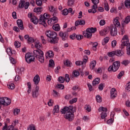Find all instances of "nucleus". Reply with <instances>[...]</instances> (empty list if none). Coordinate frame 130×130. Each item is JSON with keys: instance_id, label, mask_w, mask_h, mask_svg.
<instances>
[{"instance_id": "obj_1", "label": "nucleus", "mask_w": 130, "mask_h": 130, "mask_svg": "<svg viewBox=\"0 0 130 130\" xmlns=\"http://www.w3.org/2000/svg\"><path fill=\"white\" fill-rule=\"evenodd\" d=\"M46 35L49 38L52 39L50 41V43L55 44L58 42L59 39L57 38V34L53 31L48 30L46 31Z\"/></svg>"}, {"instance_id": "obj_2", "label": "nucleus", "mask_w": 130, "mask_h": 130, "mask_svg": "<svg viewBox=\"0 0 130 130\" xmlns=\"http://www.w3.org/2000/svg\"><path fill=\"white\" fill-rule=\"evenodd\" d=\"M34 54L40 62H44V53L41 49L34 50Z\"/></svg>"}, {"instance_id": "obj_3", "label": "nucleus", "mask_w": 130, "mask_h": 130, "mask_svg": "<svg viewBox=\"0 0 130 130\" xmlns=\"http://www.w3.org/2000/svg\"><path fill=\"white\" fill-rule=\"evenodd\" d=\"M96 31H97L96 28H87L86 30L83 32V35L84 36V37H86L88 39H90V38H92V33H95Z\"/></svg>"}, {"instance_id": "obj_4", "label": "nucleus", "mask_w": 130, "mask_h": 130, "mask_svg": "<svg viewBox=\"0 0 130 130\" xmlns=\"http://www.w3.org/2000/svg\"><path fill=\"white\" fill-rule=\"evenodd\" d=\"M120 67V62L119 61H116L113 63V64L110 66L108 69V71L109 73H112V72H116L119 67Z\"/></svg>"}, {"instance_id": "obj_5", "label": "nucleus", "mask_w": 130, "mask_h": 130, "mask_svg": "<svg viewBox=\"0 0 130 130\" xmlns=\"http://www.w3.org/2000/svg\"><path fill=\"white\" fill-rule=\"evenodd\" d=\"M92 4V9L88 10V13H92V14H95L97 11H96V9L98 8V4H99V0H91Z\"/></svg>"}, {"instance_id": "obj_6", "label": "nucleus", "mask_w": 130, "mask_h": 130, "mask_svg": "<svg viewBox=\"0 0 130 130\" xmlns=\"http://www.w3.org/2000/svg\"><path fill=\"white\" fill-rule=\"evenodd\" d=\"M74 113L73 111H69V112H67V114L64 115V118L68 120V121H72L74 120V118H75V115H74Z\"/></svg>"}, {"instance_id": "obj_7", "label": "nucleus", "mask_w": 130, "mask_h": 130, "mask_svg": "<svg viewBox=\"0 0 130 130\" xmlns=\"http://www.w3.org/2000/svg\"><path fill=\"white\" fill-rule=\"evenodd\" d=\"M0 102L3 106H9L11 104V100L8 98H0Z\"/></svg>"}, {"instance_id": "obj_8", "label": "nucleus", "mask_w": 130, "mask_h": 130, "mask_svg": "<svg viewBox=\"0 0 130 130\" xmlns=\"http://www.w3.org/2000/svg\"><path fill=\"white\" fill-rule=\"evenodd\" d=\"M70 111H72V112H75L76 111V110L75 108H74V107L73 106H70L69 107H65L63 109H62L61 110V112L62 114H67V112H69Z\"/></svg>"}, {"instance_id": "obj_9", "label": "nucleus", "mask_w": 130, "mask_h": 130, "mask_svg": "<svg viewBox=\"0 0 130 130\" xmlns=\"http://www.w3.org/2000/svg\"><path fill=\"white\" fill-rule=\"evenodd\" d=\"M129 40H128V37L126 35H124L121 40L122 43L121 44V48H124V46H126L128 43Z\"/></svg>"}, {"instance_id": "obj_10", "label": "nucleus", "mask_w": 130, "mask_h": 130, "mask_svg": "<svg viewBox=\"0 0 130 130\" xmlns=\"http://www.w3.org/2000/svg\"><path fill=\"white\" fill-rule=\"evenodd\" d=\"M35 57L30 53H27L25 54V60L27 63H30L32 61H34Z\"/></svg>"}, {"instance_id": "obj_11", "label": "nucleus", "mask_w": 130, "mask_h": 130, "mask_svg": "<svg viewBox=\"0 0 130 130\" xmlns=\"http://www.w3.org/2000/svg\"><path fill=\"white\" fill-rule=\"evenodd\" d=\"M107 110H108L106 108L103 107H101L99 109V112H102L101 113L102 119H104L105 118V117H106V116H107V113H106L107 112Z\"/></svg>"}, {"instance_id": "obj_12", "label": "nucleus", "mask_w": 130, "mask_h": 130, "mask_svg": "<svg viewBox=\"0 0 130 130\" xmlns=\"http://www.w3.org/2000/svg\"><path fill=\"white\" fill-rule=\"evenodd\" d=\"M30 6V3L29 2H25V0H21L19 4V8L20 9H23L24 8L25 10H27Z\"/></svg>"}, {"instance_id": "obj_13", "label": "nucleus", "mask_w": 130, "mask_h": 130, "mask_svg": "<svg viewBox=\"0 0 130 130\" xmlns=\"http://www.w3.org/2000/svg\"><path fill=\"white\" fill-rule=\"evenodd\" d=\"M39 95V86L36 85L35 89L32 90V96L33 98H37Z\"/></svg>"}, {"instance_id": "obj_14", "label": "nucleus", "mask_w": 130, "mask_h": 130, "mask_svg": "<svg viewBox=\"0 0 130 130\" xmlns=\"http://www.w3.org/2000/svg\"><path fill=\"white\" fill-rule=\"evenodd\" d=\"M46 19L47 18H45L42 15H41L39 19V23L43 25L44 27H47V24H46Z\"/></svg>"}, {"instance_id": "obj_15", "label": "nucleus", "mask_w": 130, "mask_h": 130, "mask_svg": "<svg viewBox=\"0 0 130 130\" xmlns=\"http://www.w3.org/2000/svg\"><path fill=\"white\" fill-rule=\"evenodd\" d=\"M59 36L60 37H61L62 40L63 41H65V40H68V38L69 37V34L67 32H62V31H60L59 33Z\"/></svg>"}, {"instance_id": "obj_16", "label": "nucleus", "mask_w": 130, "mask_h": 130, "mask_svg": "<svg viewBox=\"0 0 130 130\" xmlns=\"http://www.w3.org/2000/svg\"><path fill=\"white\" fill-rule=\"evenodd\" d=\"M110 33L112 36H116L117 35V27L113 26L110 28Z\"/></svg>"}, {"instance_id": "obj_17", "label": "nucleus", "mask_w": 130, "mask_h": 130, "mask_svg": "<svg viewBox=\"0 0 130 130\" xmlns=\"http://www.w3.org/2000/svg\"><path fill=\"white\" fill-rule=\"evenodd\" d=\"M85 58L83 60V61H76L75 62V64L76 66H82L83 64H86L87 62V60H88V56H85Z\"/></svg>"}, {"instance_id": "obj_18", "label": "nucleus", "mask_w": 130, "mask_h": 130, "mask_svg": "<svg viewBox=\"0 0 130 130\" xmlns=\"http://www.w3.org/2000/svg\"><path fill=\"white\" fill-rule=\"evenodd\" d=\"M85 24H86V21H85V20H78L75 21V27H78L79 25H80V26H84Z\"/></svg>"}, {"instance_id": "obj_19", "label": "nucleus", "mask_w": 130, "mask_h": 130, "mask_svg": "<svg viewBox=\"0 0 130 130\" xmlns=\"http://www.w3.org/2000/svg\"><path fill=\"white\" fill-rule=\"evenodd\" d=\"M111 92V99H114L117 96V94H116V89L115 88H112L110 91Z\"/></svg>"}, {"instance_id": "obj_20", "label": "nucleus", "mask_w": 130, "mask_h": 130, "mask_svg": "<svg viewBox=\"0 0 130 130\" xmlns=\"http://www.w3.org/2000/svg\"><path fill=\"white\" fill-rule=\"evenodd\" d=\"M109 32V28L106 27L100 31V34L101 36H104Z\"/></svg>"}, {"instance_id": "obj_21", "label": "nucleus", "mask_w": 130, "mask_h": 130, "mask_svg": "<svg viewBox=\"0 0 130 130\" xmlns=\"http://www.w3.org/2000/svg\"><path fill=\"white\" fill-rule=\"evenodd\" d=\"M17 24L18 28H19L20 30H24V25H23V21H22V20L18 19L17 20Z\"/></svg>"}, {"instance_id": "obj_22", "label": "nucleus", "mask_w": 130, "mask_h": 130, "mask_svg": "<svg viewBox=\"0 0 130 130\" xmlns=\"http://www.w3.org/2000/svg\"><path fill=\"white\" fill-rule=\"evenodd\" d=\"M115 55H116V56H119V57H120L124 55V52H123L120 50H117L115 51Z\"/></svg>"}, {"instance_id": "obj_23", "label": "nucleus", "mask_w": 130, "mask_h": 130, "mask_svg": "<svg viewBox=\"0 0 130 130\" xmlns=\"http://www.w3.org/2000/svg\"><path fill=\"white\" fill-rule=\"evenodd\" d=\"M33 81L35 83V85H38V84H39V82H40V77H39V75L38 74H37L34 79Z\"/></svg>"}, {"instance_id": "obj_24", "label": "nucleus", "mask_w": 130, "mask_h": 130, "mask_svg": "<svg viewBox=\"0 0 130 130\" xmlns=\"http://www.w3.org/2000/svg\"><path fill=\"white\" fill-rule=\"evenodd\" d=\"M49 10L51 13H54L53 16H56V14L57 13V10L56 9L54 8L53 6L49 7Z\"/></svg>"}, {"instance_id": "obj_25", "label": "nucleus", "mask_w": 130, "mask_h": 130, "mask_svg": "<svg viewBox=\"0 0 130 130\" xmlns=\"http://www.w3.org/2000/svg\"><path fill=\"white\" fill-rule=\"evenodd\" d=\"M59 112V106L56 105L54 106V109H53V114L55 115L56 113H58Z\"/></svg>"}, {"instance_id": "obj_26", "label": "nucleus", "mask_w": 130, "mask_h": 130, "mask_svg": "<svg viewBox=\"0 0 130 130\" xmlns=\"http://www.w3.org/2000/svg\"><path fill=\"white\" fill-rule=\"evenodd\" d=\"M54 55V54L53 53V52L51 50L48 51L46 54V57H49L50 58H52V57H53Z\"/></svg>"}, {"instance_id": "obj_27", "label": "nucleus", "mask_w": 130, "mask_h": 130, "mask_svg": "<svg viewBox=\"0 0 130 130\" xmlns=\"http://www.w3.org/2000/svg\"><path fill=\"white\" fill-rule=\"evenodd\" d=\"M99 83H100V78H96L92 81V86L94 87V86H96V85H98Z\"/></svg>"}, {"instance_id": "obj_28", "label": "nucleus", "mask_w": 130, "mask_h": 130, "mask_svg": "<svg viewBox=\"0 0 130 130\" xmlns=\"http://www.w3.org/2000/svg\"><path fill=\"white\" fill-rule=\"evenodd\" d=\"M30 21L35 25H37V24H38V18L36 16H33V17L30 19Z\"/></svg>"}, {"instance_id": "obj_29", "label": "nucleus", "mask_w": 130, "mask_h": 130, "mask_svg": "<svg viewBox=\"0 0 130 130\" xmlns=\"http://www.w3.org/2000/svg\"><path fill=\"white\" fill-rule=\"evenodd\" d=\"M52 28L55 31H59L60 30V26H59V24H56L53 25Z\"/></svg>"}, {"instance_id": "obj_30", "label": "nucleus", "mask_w": 130, "mask_h": 130, "mask_svg": "<svg viewBox=\"0 0 130 130\" xmlns=\"http://www.w3.org/2000/svg\"><path fill=\"white\" fill-rule=\"evenodd\" d=\"M91 44H92V49L94 51H96L97 50V46H98V43L97 42H91Z\"/></svg>"}, {"instance_id": "obj_31", "label": "nucleus", "mask_w": 130, "mask_h": 130, "mask_svg": "<svg viewBox=\"0 0 130 130\" xmlns=\"http://www.w3.org/2000/svg\"><path fill=\"white\" fill-rule=\"evenodd\" d=\"M8 89L14 90L15 89V84L14 83H8L7 84Z\"/></svg>"}, {"instance_id": "obj_32", "label": "nucleus", "mask_w": 130, "mask_h": 130, "mask_svg": "<svg viewBox=\"0 0 130 130\" xmlns=\"http://www.w3.org/2000/svg\"><path fill=\"white\" fill-rule=\"evenodd\" d=\"M96 60H93L91 61L90 64V68H91V69L92 70H94V68H95V67H96Z\"/></svg>"}, {"instance_id": "obj_33", "label": "nucleus", "mask_w": 130, "mask_h": 130, "mask_svg": "<svg viewBox=\"0 0 130 130\" xmlns=\"http://www.w3.org/2000/svg\"><path fill=\"white\" fill-rule=\"evenodd\" d=\"M35 46L37 49H40V48H41V44L39 42H35Z\"/></svg>"}, {"instance_id": "obj_34", "label": "nucleus", "mask_w": 130, "mask_h": 130, "mask_svg": "<svg viewBox=\"0 0 130 130\" xmlns=\"http://www.w3.org/2000/svg\"><path fill=\"white\" fill-rule=\"evenodd\" d=\"M42 10V7H38L37 8H35L34 9V12L37 13V14H39V13H41V10Z\"/></svg>"}, {"instance_id": "obj_35", "label": "nucleus", "mask_w": 130, "mask_h": 130, "mask_svg": "<svg viewBox=\"0 0 130 130\" xmlns=\"http://www.w3.org/2000/svg\"><path fill=\"white\" fill-rule=\"evenodd\" d=\"M49 67L50 68H54V61L53 59H50L49 61Z\"/></svg>"}, {"instance_id": "obj_36", "label": "nucleus", "mask_w": 130, "mask_h": 130, "mask_svg": "<svg viewBox=\"0 0 130 130\" xmlns=\"http://www.w3.org/2000/svg\"><path fill=\"white\" fill-rule=\"evenodd\" d=\"M72 76H73L75 78H77L78 76H80V73L77 71H74L72 73Z\"/></svg>"}, {"instance_id": "obj_37", "label": "nucleus", "mask_w": 130, "mask_h": 130, "mask_svg": "<svg viewBox=\"0 0 130 130\" xmlns=\"http://www.w3.org/2000/svg\"><path fill=\"white\" fill-rule=\"evenodd\" d=\"M129 22H130V16H127L125 18L123 23H124V24H128Z\"/></svg>"}, {"instance_id": "obj_38", "label": "nucleus", "mask_w": 130, "mask_h": 130, "mask_svg": "<svg viewBox=\"0 0 130 130\" xmlns=\"http://www.w3.org/2000/svg\"><path fill=\"white\" fill-rule=\"evenodd\" d=\"M114 24L116 27H120V23L117 19H114Z\"/></svg>"}, {"instance_id": "obj_39", "label": "nucleus", "mask_w": 130, "mask_h": 130, "mask_svg": "<svg viewBox=\"0 0 130 130\" xmlns=\"http://www.w3.org/2000/svg\"><path fill=\"white\" fill-rule=\"evenodd\" d=\"M53 16V17L51 18V19H52L53 23L55 24V23H57V22H58V19H57V17H55V16Z\"/></svg>"}, {"instance_id": "obj_40", "label": "nucleus", "mask_w": 130, "mask_h": 130, "mask_svg": "<svg viewBox=\"0 0 130 130\" xmlns=\"http://www.w3.org/2000/svg\"><path fill=\"white\" fill-rule=\"evenodd\" d=\"M58 81L60 83V84H62V83H64V78L60 76L58 78Z\"/></svg>"}, {"instance_id": "obj_41", "label": "nucleus", "mask_w": 130, "mask_h": 130, "mask_svg": "<svg viewBox=\"0 0 130 130\" xmlns=\"http://www.w3.org/2000/svg\"><path fill=\"white\" fill-rule=\"evenodd\" d=\"M96 101H97V102H98V103H101V102H102V98H101V96H100V95H96Z\"/></svg>"}, {"instance_id": "obj_42", "label": "nucleus", "mask_w": 130, "mask_h": 130, "mask_svg": "<svg viewBox=\"0 0 130 130\" xmlns=\"http://www.w3.org/2000/svg\"><path fill=\"white\" fill-rule=\"evenodd\" d=\"M127 54L130 55V43L126 45Z\"/></svg>"}, {"instance_id": "obj_43", "label": "nucleus", "mask_w": 130, "mask_h": 130, "mask_svg": "<svg viewBox=\"0 0 130 130\" xmlns=\"http://www.w3.org/2000/svg\"><path fill=\"white\" fill-rule=\"evenodd\" d=\"M74 4H75V0H69L68 2V6H69L70 7L73 6Z\"/></svg>"}, {"instance_id": "obj_44", "label": "nucleus", "mask_w": 130, "mask_h": 130, "mask_svg": "<svg viewBox=\"0 0 130 130\" xmlns=\"http://www.w3.org/2000/svg\"><path fill=\"white\" fill-rule=\"evenodd\" d=\"M108 41H109V38L106 37L104 39V42H102L103 45H105L106 43H108Z\"/></svg>"}, {"instance_id": "obj_45", "label": "nucleus", "mask_w": 130, "mask_h": 130, "mask_svg": "<svg viewBox=\"0 0 130 130\" xmlns=\"http://www.w3.org/2000/svg\"><path fill=\"white\" fill-rule=\"evenodd\" d=\"M125 6L128 9L130 8V0H126L125 1Z\"/></svg>"}, {"instance_id": "obj_46", "label": "nucleus", "mask_w": 130, "mask_h": 130, "mask_svg": "<svg viewBox=\"0 0 130 130\" xmlns=\"http://www.w3.org/2000/svg\"><path fill=\"white\" fill-rule=\"evenodd\" d=\"M71 79L70 78V76H69V74H66L65 75V77H64V80L67 83H69L70 82Z\"/></svg>"}, {"instance_id": "obj_47", "label": "nucleus", "mask_w": 130, "mask_h": 130, "mask_svg": "<svg viewBox=\"0 0 130 130\" xmlns=\"http://www.w3.org/2000/svg\"><path fill=\"white\" fill-rule=\"evenodd\" d=\"M77 101H78V98H75L74 99L70 100L69 101V103H70V104H74V103H76Z\"/></svg>"}, {"instance_id": "obj_48", "label": "nucleus", "mask_w": 130, "mask_h": 130, "mask_svg": "<svg viewBox=\"0 0 130 130\" xmlns=\"http://www.w3.org/2000/svg\"><path fill=\"white\" fill-rule=\"evenodd\" d=\"M35 40H34V39H33V38L32 37H29L28 39H27V43H33L34 42H35Z\"/></svg>"}, {"instance_id": "obj_49", "label": "nucleus", "mask_w": 130, "mask_h": 130, "mask_svg": "<svg viewBox=\"0 0 130 130\" xmlns=\"http://www.w3.org/2000/svg\"><path fill=\"white\" fill-rule=\"evenodd\" d=\"M36 5L39 7H41L42 6V0H36Z\"/></svg>"}, {"instance_id": "obj_50", "label": "nucleus", "mask_w": 130, "mask_h": 130, "mask_svg": "<svg viewBox=\"0 0 130 130\" xmlns=\"http://www.w3.org/2000/svg\"><path fill=\"white\" fill-rule=\"evenodd\" d=\"M77 40H82L84 38V36L82 35H76V38Z\"/></svg>"}, {"instance_id": "obj_51", "label": "nucleus", "mask_w": 130, "mask_h": 130, "mask_svg": "<svg viewBox=\"0 0 130 130\" xmlns=\"http://www.w3.org/2000/svg\"><path fill=\"white\" fill-rule=\"evenodd\" d=\"M7 53L9 55H12V54H13V52H12V48H7Z\"/></svg>"}, {"instance_id": "obj_52", "label": "nucleus", "mask_w": 130, "mask_h": 130, "mask_svg": "<svg viewBox=\"0 0 130 130\" xmlns=\"http://www.w3.org/2000/svg\"><path fill=\"white\" fill-rule=\"evenodd\" d=\"M27 130H36L35 126L33 124H30L28 127Z\"/></svg>"}, {"instance_id": "obj_53", "label": "nucleus", "mask_w": 130, "mask_h": 130, "mask_svg": "<svg viewBox=\"0 0 130 130\" xmlns=\"http://www.w3.org/2000/svg\"><path fill=\"white\" fill-rule=\"evenodd\" d=\"M64 66H66V67H71V62L69 60H67L66 61H64Z\"/></svg>"}, {"instance_id": "obj_54", "label": "nucleus", "mask_w": 130, "mask_h": 130, "mask_svg": "<svg viewBox=\"0 0 130 130\" xmlns=\"http://www.w3.org/2000/svg\"><path fill=\"white\" fill-rule=\"evenodd\" d=\"M108 56H110V57H111L112 56H114V55H115V51L109 52L108 53Z\"/></svg>"}, {"instance_id": "obj_55", "label": "nucleus", "mask_w": 130, "mask_h": 130, "mask_svg": "<svg viewBox=\"0 0 130 130\" xmlns=\"http://www.w3.org/2000/svg\"><path fill=\"white\" fill-rule=\"evenodd\" d=\"M124 23H122L121 26H122V28H121V35H123L124 34V33H125V31H124V29H123V27H124Z\"/></svg>"}, {"instance_id": "obj_56", "label": "nucleus", "mask_w": 130, "mask_h": 130, "mask_svg": "<svg viewBox=\"0 0 130 130\" xmlns=\"http://www.w3.org/2000/svg\"><path fill=\"white\" fill-rule=\"evenodd\" d=\"M13 113H14V115H18V114H19V113H20V110H19L18 109H14Z\"/></svg>"}, {"instance_id": "obj_57", "label": "nucleus", "mask_w": 130, "mask_h": 130, "mask_svg": "<svg viewBox=\"0 0 130 130\" xmlns=\"http://www.w3.org/2000/svg\"><path fill=\"white\" fill-rule=\"evenodd\" d=\"M14 46H15V47L19 48V47H20V46H21V44L19 42L15 41L14 42Z\"/></svg>"}, {"instance_id": "obj_58", "label": "nucleus", "mask_w": 130, "mask_h": 130, "mask_svg": "<svg viewBox=\"0 0 130 130\" xmlns=\"http://www.w3.org/2000/svg\"><path fill=\"white\" fill-rule=\"evenodd\" d=\"M124 75V72L123 71H121L119 73V74L117 76V78L118 79H121V77H122V76Z\"/></svg>"}, {"instance_id": "obj_59", "label": "nucleus", "mask_w": 130, "mask_h": 130, "mask_svg": "<svg viewBox=\"0 0 130 130\" xmlns=\"http://www.w3.org/2000/svg\"><path fill=\"white\" fill-rule=\"evenodd\" d=\"M68 14H69V11L68 10V9H64L62 11V15H63L64 16H67V15H68Z\"/></svg>"}, {"instance_id": "obj_60", "label": "nucleus", "mask_w": 130, "mask_h": 130, "mask_svg": "<svg viewBox=\"0 0 130 130\" xmlns=\"http://www.w3.org/2000/svg\"><path fill=\"white\" fill-rule=\"evenodd\" d=\"M76 36H77V34H73L70 36V39L74 40V39H76Z\"/></svg>"}, {"instance_id": "obj_61", "label": "nucleus", "mask_w": 130, "mask_h": 130, "mask_svg": "<svg viewBox=\"0 0 130 130\" xmlns=\"http://www.w3.org/2000/svg\"><path fill=\"white\" fill-rule=\"evenodd\" d=\"M41 39L42 40V43H43V44H46V40L44 39V37H43V36H41Z\"/></svg>"}, {"instance_id": "obj_62", "label": "nucleus", "mask_w": 130, "mask_h": 130, "mask_svg": "<svg viewBox=\"0 0 130 130\" xmlns=\"http://www.w3.org/2000/svg\"><path fill=\"white\" fill-rule=\"evenodd\" d=\"M122 64H124V66H127V64H128V63H129V61L126 60H124L121 62Z\"/></svg>"}, {"instance_id": "obj_63", "label": "nucleus", "mask_w": 130, "mask_h": 130, "mask_svg": "<svg viewBox=\"0 0 130 130\" xmlns=\"http://www.w3.org/2000/svg\"><path fill=\"white\" fill-rule=\"evenodd\" d=\"M15 128H14V126L13 125H10L7 127V130H14Z\"/></svg>"}, {"instance_id": "obj_64", "label": "nucleus", "mask_w": 130, "mask_h": 130, "mask_svg": "<svg viewBox=\"0 0 130 130\" xmlns=\"http://www.w3.org/2000/svg\"><path fill=\"white\" fill-rule=\"evenodd\" d=\"M125 89L127 91H128V92H129V91H130V82L126 84V87Z\"/></svg>"}]
</instances>
